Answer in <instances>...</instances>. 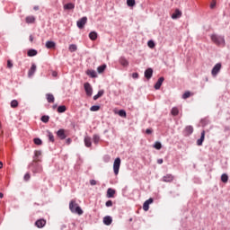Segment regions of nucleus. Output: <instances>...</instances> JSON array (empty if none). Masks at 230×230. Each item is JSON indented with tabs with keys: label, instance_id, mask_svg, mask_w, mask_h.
<instances>
[{
	"label": "nucleus",
	"instance_id": "obj_28",
	"mask_svg": "<svg viewBox=\"0 0 230 230\" xmlns=\"http://www.w3.org/2000/svg\"><path fill=\"white\" fill-rule=\"evenodd\" d=\"M104 93L105 92L103 90H100L98 92V93L93 96V100L96 101V100H98V98H102V96H103Z\"/></svg>",
	"mask_w": 230,
	"mask_h": 230
},
{
	"label": "nucleus",
	"instance_id": "obj_56",
	"mask_svg": "<svg viewBox=\"0 0 230 230\" xmlns=\"http://www.w3.org/2000/svg\"><path fill=\"white\" fill-rule=\"evenodd\" d=\"M66 145H71V138H67V139L66 140Z\"/></svg>",
	"mask_w": 230,
	"mask_h": 230
},
{
	"label": "nucleus",
	"instance_id": "obj_1",
	"mask_svg": "<svg viewBox=\"0 0 230 230\" xmlns=\"http://www.w3.org/2000/svg\"><path fill=\"white\" fill-rule=\"evenodd\" d=\"M210 39L216 46H219L220 48H224L226 46V38L224 36H220L218 34H211Z\"/></svg>",
	"mask_w": 230,
	"mask_h": 230
},
{
	"label": "nucleus",
	"instance_id": "obj_31",
	"mask_svg": "<svg viewBox=\"0 0 230 230\" xmlns=\"http://www.w3.org/2000/svg\"><path fill=\"white\" fill-rule=\"evenodd\" d=\"M105 69H107V65H102L98 66L97 71L98 73H103V71H105Z\"/></svg>",
	"mask_w": 230,
	"mask_h": 230
},
{
	"label": "nucleus",
	"instance_id": "obj_20",
	"mask_svg": "<svg viewBox=\"0 0 230 230\" xmlns=\"http://www.w3.org/2000/svg\"><path fill=\"white\" fill-rule=\"evenodd\" d=\"M84 145L85 146H87V148H91V146H93V142L91 141L90 137H84Z\"/></svg>",
	"mask_w": 230,
	"mask_h": 230
},
{
	"label": "nucleus",
	"instance_id": "obj_4",
	"mask_svg": "<svg viewBox=\"0 0 230 230\" xmlns=\"http://www.w3.org/2000/svg\"><path fill=\"white\" fill-rule=\"evenodd\" d=\"M222 69V63H217L214 67L212 68L211 75L215 78L220 73V70Z\"/></svg>",
	"mask_w": 230,
	"mask_h": 230
},
{
	"label": "nucleus",
	"instance_id": "obj_60",
	"mask_svg": "<svg viewBox=\"0 0 230 230\" xmlns=\"http://www.w3.org/2000/svg\"><path fill=\"white\" fill-rule=\"evenodd\" d=\"M3 168V162H0V169Z\"/></svg>",
	"mask_w": 230,
	"mask_h": 230
},
{
	"label": "nucleus",
	"instance_id": "obj_40",
	"mask_svg": "<svg viewBox=\"0 0 230 230\" xmlns=\"http://www.w3.org/2000/svg\"><path fill=\"white\" fill-rule=\"evenodd\" d=\"M41 121L43 123H48V121H49V116H46V115L42 116L41 117Z\"/></svg>",
	"mask_w": 230,
	"mask_h": 230
},
{
	"label": "nucleus",
	"instance_id": "obj_12",
	"mask_svg": "<svg viewBox=\"0 0 230 230\" xmlns=\"http://www.w3.org/2000/svg\"><path fill=\"white\" fill-rule=\"evenodd\" d=\"M181 17H182V12H181L179 9H176L172 14V19H179Z\"/></svg>",
	"mask_w": 230,
	"mask_h": 230
},
{
	"label": "nucleus",
	"instance_id": "obj_49",
	"mask_svg": "<svg viewBox=\"0 0 230 230\" xmlns=\"http://www.w3.org/2000/svg\"><path fill=\"white\" fill-rule=\"evenodd\" d=\"M30 178H31L30 172H27V173L24 175V177H23L24 181H28Z\"/></svg>",
	"mask_w": 230,
	"mask_h": 230
},
{
	"label": "nucleus",
	"instance_id": "obj_34",
	"mask_svg": "<svg viewBox=\"0 0 230 230\" xmlns=\"http://www.w3.org/2000/svg\"><path fill=\"white\" fill-rule=\"evenodd\" d=\"M19 106V102H17V100H13L12 102H11V107L13 108V109H15V108H17Z\"/></svg>",
	"mask_w": 230,
	"mask_h": 230
},
{
	"label": "nucleus",
	"instance_id": "obj_57",
	"mask_svg": "<svg viewBox=\"0 0 230 230\" xmlns=\"http://www.w3.org/2000/svg\"><path fill=\"white\" fill-rule=\"evenodd\" d=\"M33 10H39V5H35L34 7H33Z\"/></svg>",
	"mask_w": 230,
	"mask_h": 230
},
{
	"label": "nucleus",
	"instance_id": "obj_25",
	"mask_svg": "<svg viewBox=\"0 0 230 230\" xmlns=\"http://www.w3.org/2000/svg\"><path fill=\"white\" fill-rule=\"evenodd\" d=\"M47 101L49 102V103H53L55 102V96H53V94L51 93H47Z\"/></svg>",
	"mask_w": 230,
	"mask_h": 230
},
{
	"label": "nucleus",
	"instance_id": "obj_54",
	"mask_svg": "<svg viewBox=\"0 0 230 230\" xmlns=\"http://www.w3.org/2000/svg\"><path fill=\"white\" fill-rule=\"evenodd\" d=\"M163 163H164V160L162 158L157 160L158 164H163Z\"/></svg>",
	"mask_w": 230,
	"mask_h": 230
},
{
	"label": "nucleus",
	"instance_id": "obj_30",
	"mask_svg": "<svg viewBox=\"0 0 230 230\" xmlns=\"http://www.w3.org/2000/svg\"><path fill=\"white\" fill-rule=\"evenodd\" d=\"M93 141L94 145H98L100 143V136L93 135Z\"/></svg>",
	"mask_w": 230,
	"mask_h": 230
},
{
	"label": "nucleus",
	"instance_id": "obj_3",
	"mask_svg": "<svg viewBox=\"0 0 230 230\" xmlns=\"http://www.w3.org/2000/svg\"><path fill=\"white\" fill-rule=\"evenodd\" d=\"M119 166H121V159L118 157L113 163V172L115 175H118V173H119Z\"/></svg>",
	"mask_w": 230,
	"mask_h": 230
},
{
	"label": "nucleus",
	"instance_id": "obj_50",
	"mask_svg": "<svg viewBox=\"0 0 230 230\" xmlns=\"http://www.w3.org/2000/svg\"><path fill=\"white\" fill-rule=\"evenodd\" d=\"M132 78H139V74H137V73H133V74H132Z\"/></svg>",
	"mask_w": 230,
	"mask_h": 230
},
{
	"label": "nucleus",
	"instance_id": "obj_14",
	"mask_svg": "<svg viewBox=\"0 0 230 230\" xmlns=\"http://www.w3.org/2000/svg\"><path fill=\"white\" fill-rule=\"evenodd\" d=\"M104 226H111L112 224V217L111 216H106L103 217Z\"/></svg>",
	"mask_w": 230,
	"mask_h": 230
},
{
	"label": "nucleus",
	"instance_id": "obj_39",
	"mask_svg": "<svg viewBox=\"0 0 230 230\" xmlns=\"http://www.w3.org/2000/svg\"><path fill=\"white\" fill-rule=\"evenodd\" d=\"M48 137L49 141H51V143H53L55 141V137L53 136V133L48 131Z\"/></svg>",
	"mask_w": 230,
	"mask_h": 230
},
{
	"label": "nucleus",
	"instance_id": "obj_42",
	"mask_svg": "<svg viewBox=\"0 0 230 230\" xmlns=\"http://www.w3.org/2000/svg\"><path fill=\"white\" fill-rule=\"evenodd\" d=\"M190 96H191V93L186 92L185 93H183L182 98H183V100H186V99L190 98Z\"/></svg>",
	"mask_w": 230,
	"mask_h": 230
},
{
	"label": "nucleus",
	"instance_id": "obj_8",
	"mask_svg": "<svg viewBox=\"0 0 230 230\" xmlns=\"http://www.w3.org/2000/svg\"><path fill=\"white\" fill-rule=\"evenodd\" d=\"M37 71V65L32 64L29 72H28V76L31 77L35 75V72Z\"/></svg>",
	"mask_w": 230,
	"mask_h": 230
},
{
	"label": "nucleus",
	"instance_id": "obj_63",
	"mask_svg": "<svg viewBox=\"0 0 230 230\" xmlns=\"http://www.w3.org/2000/svg\"><path fill=\"white\" fill-rule=\"evenodd\" d=\"M0 127H1V124H0Z\"/></svg>",
	"mask_w": 230,
	"mask_h": 230
},
{
	"label": "nucleus",
	"instance_id": "obj_58",
	"mask_svg": "<svg viewBox=\"0 0 230 230\" xmlns=\"http://www.w3.org/2000/svg\"><path fill=\"white\" fill-rule=\"evenodd\" d=\"M30 40H31V42H33V36L32 35L30 36Z\"/></svg>",
	"mask_w": 230,
	"mask_h": 230
},
{
	"label": "nucleus",
	"instance_id": "obj_46",
	"mask_svg": "<svg viewBox=\"0 0 230 230\" xmlns=\"http://www.w3.org/2000/svg\"><path fill=\"white\" fill-rule=\"evenodd\" d=\"M34 143L36 145H42V140L40 138H34Z\"/></svg>",
	"mask_w": 230,
	"mask_h": 230
},
{
	"label": "nucleus",
	"instance_id": "obj_53",
	"mask_svg": "<svg viewBox=\"0 0 230 230\" xmlns=\"http://www.w3.org/2000/svg\"><path fill=\"white\" fill-rule=\"evenodd\" d=\"M58 75V73H57V71H53L52 72V76H54L56 78V76Z\"/></svg>",
	"mask_w": 230,
	"mask_h": 230
},
{
	"label": "nucleus",
	"instance_id": "obj_52",
	"mask_svg": "<svg viewBox=\"0 0 230 230\" xmlns=\"http://www.w3.org/2000/svg\"><path fill=\"white\" fill-rule=\"evenodd\" d=\"M215 6H217V2H212L210 4V8H215Z\"/></svg>",
	"mask_w": 230,
	"mask_h": 230
},
{
	"label": "nucleus",
	"instance_id": "obj_26",
	"mask_svg": "<svg viewBox=\"0 0 230 230\" xmlns=\"http://www.w3.org/2000/svg\"><path fill=\"white\" fill-rule=\"evenodd\" d=\"M68 49L70 53H75V51L78 49V47L75 44H71L69 45Z\"/></svg>",
	"mask_w": 230,
	"mask_h": 230
},
{
	"label": "nucleus",
	"instance_id": "obj_36",
	"mask_svg": "<svg viewBox=\"0 0 230 230\" xmlns=\"http://www.w3.org/2000/svg\"><path fill=\"white\" fill-rule=\"evenodd\" d=\"M90 111L92 112H97V111H100V105H93L90 108Z\"/></svg>",
	"mask_w": 230,
	"mask_h": 230
},
{
	"label": "nucleus",
	"instance_id": "obj_23",
	"mask_svg": "<svg viewBox=\"0 0 230 230\" xmlns=\"http://www.w3.org/2000/svg\"><path fill=\"white\" fill-rule=\"evenodd\" d=\"M86 75H88V76H91V78H96V76H98V74H96V71L94 70H88L86 72Z\"/></svg>",
	"mask_w": 230,
	"mask_h": 230
},
{
	"label": "nucleus",
	"instance_id": "obj_13",
	"mask_svg": "<svg viewBox=\"0 0 230 230\" xmlns=\"http://www.w3.org/2000/svg\"><path fill=\"white\" fill-rule=\"evenodd\" d=\"M119 65L123 66V67H128V60H127V58L121 57L119 59Z\"/></svg>",
	"mask_w": 230,
	"mask_h": 230
},
{
	"label": "nucleus",
	"instance_id": "obj_43",
	"mask_svg": "<svg viewBox=\"0 0 230 230\" xmlns=\"http://www.w3.org/2000/svg\"><path fill=\"white\" fill-rule=\"evenodd\" d=\"M147 46L149 47V48H155V43H154V41H152V40H149L148 42H147Z\"/></svg>",
	"mask_w": 230,
	"mask_h": 230
},
{
	"label": "nucleus",
	"instance_id": "obj_19",
	"mask_svg": "<svg viewBox=\"0 0 230 230\" xmlns=\"http://www.w3.org/2000/svg\"><path fill=\"white\" fill-rule=\"evenodd\" d=\"M185 136H191V134H193V128L191 126H187L185 128Z\"/></svg>",
	"mask_w": 230,
	"mask_h": 230
},
{
	"label": "nucleus",
	"instance_id": "obj_47",
	"mask_svg": "<svg viewBox=\"0 0 230 230\" xmlns=\"http://www.w3.org/2000/svg\"><path fill=\"white\" fill-rule=\"evenodd\" d=\"M105 205L106 208H112V200H108Z\"/></svg>",
	"mask_w": 230,
	"mask_h": 230
},
{
	"label": "nucleus",
	"instance_id": "obj_51",
	"mask_svg": "<svg viewBox=\"0 0 230 230\" xmlns=\"http://www.w3.org/2000/svg\"><path fill=\"white\" fill-rule=\"evenodd\" d=\"M90 184H91V186H96V181L95 180H91Z\"/></svg>",
	"mask_w": 230,
	"mask_h": 230
},
{
	"label": "nucleus",
	"instance_id": "obj_62",
	"mask_svg": "<svg viewBox=\"0 0 230 230\" xmlns=\"http://www.w3.org/2000/svg\"><path fill=\"white\" fill-rule=\"evenodd\" d=\"M56 108H57V106H54V107H53V109H56Z\"/></svg>",
	"mask_w": 230,
	"mask_h": 230
},
{
	"label": "nucleus",
	"instance_id": "obj_22",
	"mask_svg": "<svg viewBox=\"0 0 230 230\" xmlns=\"http://www.w3.org/2000/svg\"><path fill=\"white\" fill-rule=\"evenodd\" d=\"M64 10H75V4L68 3L64 5Z\"/></svg>",
	"mask_w": 230,
	"mask_h": 230
},
{
	"label": "nucleus",
	"instance_id": "obj_24",
	"mask_svg": "<svg viewBox=\"0 0 230 230\" xmlns=\"http://www.w3.org/2000/svg\"><path fill=\"white\" fill-rule=\"evenodd\" d=\"M115 193H116V190H114L112 189H108V190H107L108 199H112V197H114Z\"/></svg>",
	"mask_w": 230,
	"mask_h": 230
},
{
	"label": "nucleus",
	"instance_id": "obj_33",
	"mask_svg": "<svg viewBox=\"0 0 230 230\" xmlns=\"http://www.w3.org/2000/svg\"><path fill=\"white\" fill-rule=\"evenodd\" d=\"M221 181L222 182H227L229 181V176H227V174L224 173L221 175Z\"/></svg>",
	"mask_w": 230,
	"mask_h": 230
},
{
	"label": "nucleus",
	"instance_id": "obj_10",
	"mask_svg": "<svg viewBox=\"0 0 230 230\" xmlns=\"http://www.w3.org/2000/svg\"><path fill=\"white\" fill-rule=\"evenodd\" d=\"M154 75V70L152 68H147L145 71V76L147 80H150L152 78V75Z\"/></svg>",
	"mask_w": 230,
	"mask_h": 230
},
{
	"label": "nucleus",
	"instance_id": "obj_38",
	"mask_svg": "<svg viewBox=\"0 0 230 230\" xmlns=\"http://www.w3.org/2000/svg\"><path fill=\"white\" fill-rule=\"evenodd\" d=\"M66 106L61 105V106H58V112L59 113L66 112Z\"/></svg>",
	"mask_w": 230,
	"mask_h": 230
},
{
	"label": "nucleus",
	"instance_id": "obj_21",
	"mask_svg": "<svg viewBox=\"0 0 230 230\" xmlns=\"http://www.w3.org/2000/svg\"><path fill=\"white\" fill-rule=\"evenodd\" d=\"M89 39L91 40H96L98 39V33L96 31H91L89 33Z\"/></svg>",
	"mask_w": 230,
	"mask_h": 230
},
{
	"label": "nucleus",
	"instance_id": "obj_61",
	"mask_svg": "<svg viewBox=\"0 0 230 230\" xmlns=\"http://www.w3.org/2000/svg\"><path fill=\"white\" fill-rule=\"evenodd\" d=\"M34 165V164H31L29 166H30V168H31V166H33Z\"/></svg>",
	"mask_w": 230,
	"mask_h": 230
},
{
	"label": "nucleus",
	"instance_id": "obj_6",
	"mask_svg": "<svg viewBox=\"0 0 230 230\" xmlns=\"http://www.w3.org/2000/svg\"><path fill=\"white\" fill-rule=\"evenodd\" d=\"M85 24H87V17L85 16L77 21V28H79V30L84 29Z\"/></svg>",
	"mask_w": 230,
	"mask_h": 230
},
{
	"label": "nucleus",
	"instance_id": "obj_44",
	"mask_svg": "<svg viewBox=\"0 0 230 230\" xmlns=\"http://www.w3.org/2000/svg\"><path fill=\"white\" fill-rule=\"evenodd\" d=\"M7 67L9 69H12L13 67V63H12V60H7Z\"/></svg>",
	"mask_w": 230,
	"mask_h": 230
},
{
	"label": "nucleus",
	"instance_id": "obj_17",
	"mask_svg": "<svg viewBox=\"0 0 230 230\" xmlns=\"http://www.w3.org/2000/svg\"><path fill=\"white\" fill-rule=\"evenodd\" d=\"M172 181H173V175H172V174H167L163 177L164 182H172Z\"/></svg>",
	"mask_w": 230,
	"mask_h": 230
},
{
	"label": "nucleus",
	"instance_id": "obj_59",
	"mask_svg": "<svg viewBox=\"0 0 230 230\" xmlns=\"http://www.w3.org/2000/svg\"><path fill=\"white\" fill-rule=\"evenodd\" d=\"M3 197H4V195L3 194V192H0V199H3Z\"/></svg>",
	"mask_w": 230,
	"mask_h": 230
},
{
	"label": "nucleus",
	"instance_id": "obj_45",
	"mask_svg": "<svg viewBox=\"0 0 230 230\" xmlns=\"http://www.w3.org/2000/svg\"><path fill=\"white\" fill-rule=\"evenodd\" d=\"M40 151H35L34 152V161H37V157H39L40 155Z\"/></svg>",
	"mask_w": 230,
	"mask_h": 230
},
{
	"label": "nucleus",
	"instance_id": "obj_29",
	"mask_svg": "<svg viewBox=\"0 0 230 230\" xmlns=\"http://www.w3.org/2000/svg\"><path fill=\"white\" fill-rule=\"evenodd\" d=\"M171 114L172 116H179V109L177 107H173L171 111Z\"/></svg>",
	"mask_w": 230,
	"mask_h": 230
},
{
	"label": "nucleus",
	"instance_id": "obj_2",
	"mask_svg": "<svg viewBox=\"0 0 230 230\" xmlns=\"http://www.w3.org/2000/svg\"><path fill=\"white\" fill-rule=\"evenodd\" d=\"M69 209L71 213H75L76 215H84V210H82V208L78 206V203H76V200L75 199L70 201Z\"/></svg>",
	"mask_w": 230,
	"mask_h": 230
},
{
	"label": "nucleus",
	"instance_id": "obj_35",
	"mask_svg": "<svg viewBox=\"0 0 230 230\" xmlns=\"http://www.w3.org/2000/svg\"><path fill=\"white\" fill-rule=\"evenodd\" d=\"M37 55V50L35 49H30L28 51V57H35Z\"/></svg>",
	"mask_w": 230,
	"mask_h": 230
},
{
	"label": "nucleus",
	"instance_id": "obj_15",
	"mask_svg": "<svg viewBox=\"0 0 230 230\" xmlns=\"http://www.w3.org/2000/svg\"><path fill=\"white\" fill-rule=\"evenodd\" d=\"M163 82H164V77H160L156 84H155V89L159 90L161 89V85H163Z\"/></svg>",
	"mask_w": 230,
	"mask_h": 230
},
{
	"label": "nucleus",
	"instance_id": "obj_7",
	"mask_svg": "<svg viewBox=\"0 0 230 230\" xmlns=\"http://www.w3.org/2000/svg\"><path fill=\"white\" fill-rule=\"evenodd\" d=\"M153 202H154V199H152V198L146 200L143 205L144 211H148V209H150V204H152Z\"/></svg>",
	"mask_w": 230,
	"mask_h": 230
},
{
	"label": "nucleus",
	"instance_id": "obj_16",
	"mask_svg": "<svg viewBox=\"0 0 230 230\" xmlns=\"http://www.w3.org/2000/svg\"><path fill=\"white\" fill-rule=\"evenodd\" d=\"M35 226H37L39 228H42L44 226H46V220L39 219L35 222Z\"/></svg>",
	"mask_w": 230,
	"mask_h": 230
},
{
	"label": "nucleus",
	"instance_id": "obj_5",
	"mask_svg": "<svg viewBox=\"0 0 230 230\" xmlns=\"http://www.w3.org/2000/svg\"><path fill=\"white\" fill-rule=\"evenodd\" d=\"M84 87L86 93V96H93V86H91V84L84 83Z\"/></svg>",
	"mask_w": 230,
	"mask_h": 230
},
{
	"label": "nucleus",
	"instance_id": "obj_48",
	"mask_svg": "<svg viewBox=\"0 0 230 230\" xmlns=\"http://www.w3.org/2000/svg\"><path fill=\"white\" fill-rule=\"evenodd\" d=\"M41 171L40 166H38V169H32L33 173H39Z\"/></svg>",
	"mask_w": 230,
	"mask_h": 230
},
{
	"label": "nucleus",
	"instance_id": "obj_27",
	"mask_svg": "<svg viewBox=\"0 0 230 230\" xmlns=\"http://www.w3.org/2000/svg\"><path fill=\"white\" fill-rule=\"evenodd\" d=\"M55 46H56V44L54 41H47L46 42V48L48 49H51L55 48Z\"/></svg>",
	"mask_w": 230,
	"mask_h": 230
},
{
	"label": "nucleus",
	"instance_id": "obj_41",
	"mask_svg": "<svg viewBox=\"0 0 230 230\" xmlns=\"http://www.w3.org/2000/svg\"><path fill=\"white\" fill-rule=\"evenodd\" d=\"M128 6H134L136 4V0H127Z\"/></svg>",
	"mask_w": 230,
	"mask_h": 230
},
{
	"label": "nucleus",
	"instance_id": "obj_37",
	"mask_svg": "<svg viewBox=\"0 0 230 230\" xmlns=\"http://www.w3.org/2000/svg\"><path fill=\"white\" fill-rule=\"evenodd\" d=\"M154 148H155L156 150H161V148H163V145L161 144V142H155L154 145Z\"/></svg>",
	"mask_w": 230,
	"mask_h": 230
},
{
	"label": "nucleus",
	"instance_id": "obj_18",
	"mask_svg": "<svg viewBox=\"0 0 230 230\" xmlns=\"http://www.w3.org/2000/svg\"><path fill=\"white\" fill-rule=\"evenodd\" d=\"M25 22H27V24H33V22H35V16L33 15L27 16L25 18Z\"/></svg>",
	"mask_w": 230,
	"mask_h": 230
},
{
	"label": "nucleus",
	"instance_id": "obj_11",
	"mask_svg": "<svg viewBox=\"0 0 230 230\" xmlns=\"http://www.w3.org/2000/svg\"><path fill=\"white\" fill-rule=\"evenodd\" d=\"M57 136H58V137H59V139H66V129L58 130Z\"/></svg>",
	"mask_w": 230,
	"mask_h": 230
},
{
	"label": "nucleus",
	"instance_id": "obj_32",
	"mask_svg": "<svg viewBox=\"0 0 230 230\" xmlns=\"http://www.w3.org/2000/svg\"><path fill=\"white\" fill-rule=\"evenodd\" d=\"M118 114L120 118H127V111H125V110H119Z\"/></svg>",
	"mask_w": 230,
	"mask_h": 230
},
{
	"label": "nucleus",
	"instance_id": "obj_9",
	"mask_svg": "<svg viewBox=\"0 0 230 230\" xmlns=\"http://www.w3.org/2000/svg\"><path fill=\"white\" fill-rule=\"evenodd\" d=\"M206 137V131L201 132V137L199 139L197 140L198 146H202V143H204V139Z\"/></svg>",
	"mask_w": 230,
	"mask_h": 230
},
{
	"label": "nucleus",
	"instance_id": "obj_55",
	"mask_svg": "<svg viewBox=\"0 0 230 230\" xmlns=\"http://www.w3.org/2000/svg\"><path fill=\"white\" fill-rule=\"evenodd\" d=\"M146 134H152V129L147 128V129L146 130Z\"/></svg>",
	"mask_w": 230,
	"mask_h": 230
}]
</instances>
